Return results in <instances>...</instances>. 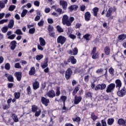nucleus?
I'll list each match as a JSON object with an SVG mask.
<instances>
[{"mask_svg": "<svg viewBox=\"0 0 126 126\" xmlns=\"http://www.w3.org/2000/svg\"><path fill=\"white\" fill-rule=\"evenodd\" d=\"M14 97L15 99H19L20 98V93H15Z\"/></svg>", "mask_w": 126, "mask_h": 126, "instance_id": "nucleus-45", "label": "nucleus"}, {"mask_svg": "<svg viewBox=\"0 0 126 126\" xmlns=\"http://www.w3.org/2000/svg\"><path fill=\"white\" fill-rule=\"evenodd\" d=\"M116 88V84L115 83L110 84L107 87L106 92V93H111L114 91V89Z\"/></svg>", "mask_w": 126, "mask_h": 126, "instance_id": "nucleus-1", "label": "nucleus"}, {"mask_svg": "<svg viewBox=\"0 0 126 126\" xmlns=\"http://www.w3.org/2000/svg\"><path fill=\"white\" fill-rule=\"evenodd\" d=\"M15 37H16V34H12V35L8 36V39H10V40H13V39H14V38H15Z\"/></svg>", "mask_w": 126, "mask_h": 126, "instance_id": "nucleus-51", "label": "nucleus"}, {"mask_svg": "<svg viewBox=\"0 0 126 126\" xmlns=\"http://www.w3.org/2000/svg\"><path fill=\"white\" fill-rule=\"evenodd\" d=\"M56 94V96H60V94H61V91H60V88H57Z\"/></svg>", "mask_w": 126, "mask_h": 126, "instance_id": "nucleus-57", "label": "nucleus"}, {"mask_svg": "<svg viewBox=\"0 0 126 126\" xmlns=\"http://www.w3.org/2000/svg\"><path fill=\"white\" fill-rule=\"evenodd\" d=\"M41 103L47 107L49 105V103H50V100L45 97H41Z\"/></svg>", "mask_w": 126, "mask_h": 126, "instance_id": "nucleus-11", "label": "nucleus"}, {"mask_svg": "<svg viewBox=\"0 0 126 126\" xmlns=\"http://www.w3.org/2000/svg\"><path fill=\"white\" fill-rule=\"evenodd\" d=\"M8 20L7 19H3L0 21V24H3V23L7 22Z\"/></svg>", "mask_w": 126, "mask_h": 126, "instance_id": "nucleus-62", "label": "nucleus"}, {"mask_svg": "<svg viewBox=\"0 0 126 126\" xmlns=\"http://www.w3.org/2000/svg\"><path fill=\"white\" fill-rule=\"evenodd\" d=\"M114 122H115V120L113 118H109L108 119V125H109V126H112L113 124H114Z\"/></svg>", "mask_w": 126, "mask_h": 126, "instance_id": "nucleus-31", "label": "nucleus"}, {"mask_svg": "<svg viewBox=\"0 0 126 126\" xmlns=\"http://www.w3.org/2000/svg\"><path fill=\"white\" fill-rule=\"evenodd\" d=\"M37 25L39 27H43V26H44V21L41 20L38 23Z\"/></svg>", "mask_w": 126, "mask_h": 126, "instance_id": "nucleus-47", "label": "nucleus"}, {"mask_svg": "<svg viewBox=\"0 0 126 126\" xmlns=\"http://www.w3.org/2000/svg\"><path fill=\"white\" fill-rule=\"evenodd\" d=\"M69 37H70V38L71 39H72L73 40L74 39H75V38H76V35H74V34H71V33H70V34H69Z\"/></svg>", "mask_w": 126, "mask_h": 126, "instance_id": "nucleus-58", "label": "nucleus"}, {"mask_svg": "<svg viewBox=\"0 0 126 126\" xmlns=\"http://www.w3.org/2000/svg\"><path fill=\"white\" fill-rule=\"evenodd\" d=\"M78 8V6L76 5H72L70 6L68 9H69L70 11H72V10H76Z\"/></svg>", "mask_w": 126, "mask_h": 126, "instance_id": "nucleus-24", "label": "nucleus"}, {"mask_svg": "<svg viewBox=\"0 0 126 126\" xmlns=\"http://www.w3.org/2000/svg\"><path fill=\"white\" fill-rule=\"evenodd\" d=\"M47 21L49 24H53V23H54V20H53V19L48 18L47 19Z\"/></svg>", "mask_w": 126, "mask_h": 126, "instance_id": "nucleus-59", "label": "nucleus"}, {"mask_svg": "<svg viewBox=\"0 0 126 126\" xmlns=\"http://www.w3.org/2000/svg\"><path fill=\"white\" fill-rule=\"evenodd\" d=\"M13 120L15 123H17V122H18V118H17V116L14 114L13 115Z\"/></svg>", "mask_w": 126, "mask_h": 126, "instance_id": "nucleus-49", "label": "nucleus"}, {"mask_svg": "<svg viewBox=\"0 0 126 126\" xmlns=\"http://www.w3.org/2000/svg\"><path fill=\"white\" fill-rule=\"evenodd\" d=\"M107 87L106 84H100L96 86L94 88V90L97 91V90H104Z\"/></svg>", "mask_w": 126, "mask_h": 126, "instance_id": "nucleus-5", "label": "nucleus"}, {"mask_svg": "<svg viewBox=\"0 0 126 126\" xmlns=\"http://www.w3.org/2000/svg\"><path fill=\"white\" fill-rule=\"evenodd\" d=\"M93 15L95 17L98 16V11H99V8L98 7H94L93 9Z\"/></svg>", "mask_w": 126, "mask_h": 126, "instance_id": "nucleus-22", "label": "nucleus"}, {"mask_svg": "<svg viewBox=\"0 0 126 126\" xmlns=\"http://www.w3.org/2000/svg\"><path fill=\"white\" fill-rule=\"evenodd\" d=\"M14 33L15 34H17V35H23V33H22V32L21 31V30L18 29Z\"/></svg>", "mask_w": 126, "mask_h": 126, "instance_id": "nucleus-37", "label": "nucleus"}, {"mask_svg": "<svg viewBox=\"0 0 126 126\" xmlns=\"http://www.w3.org/2000/svg\"><path fill=\"white\" fill-rule=\"evenodd\" d=\"M90 17H91L90 12H87L85 13V20L86 21H89V20H90Z\"/></svg>", "mask_w": 126, "mask_h": 126, "instance_id": "nucleus-18", "label": "nucleus"}, {"mask_svg": "<svg viewBox=\"0 0 126 126\" xmlns=\"http://www.w3.org/2000/svg\"><path fill=\"white\" fill-rule=\"evenodd\" d=\"M60 4L62 6L64 10H66V8H67V2H66V1L61 0L60 1Z\"/></svg>", "mask_w": 126, "mask_h": 126, "instance_id": "nucleus-8", "label": "nucleus"}, {"mask_svg": "<svg viewBox=\"0 0 126 126\" xmlns=\"http://www.w3.org/2000/svg\"><path fill=\"white\" fill-rule=\"evenodd\" d=\"M91 118L93 119V121H94V122H95V121H96V120L98 119V117L95 115V114H94V113L93 112L91 113Z\"/></svg>", "mask_w": 126, "mask_h": 126, "instance_id": "nucleus-29", "label": "nucleus"}, {"mask_svg": "<svg viewBox=\"0 0 126 126\" xmlns=\"http://www.w3.org/2000/svg\"><path fill=\"white\" fill-rule=\"evenodd\" d=\"M115 87L118 89V90H120L121 89V87H122V81L120 79H117L115 81Z\"/></svg>", "mask_w": 126, "mask_h": 126, "instance_id": "nucleus-14", "label": "nucleus"}, {"mask_svg": "<svg viewBox=\"0 0 126 126\" xmlns=\"http://www.w3.org/2000/svg\"><path fill=\"white\" fill-rule=\"evenodd\" d=\"M10 107V105H9V104H8V105L6 104H4L3 105L2 109L3 110H7V109H8Z\"/></svg>", "mask_w": 126, "mask_h": 126, "instance_id": "nucleus-54", "label": "nucleus"}, {"mask_svg": "<svg viewBox=\"0 0 126 126\" xmlns=\"http://www.w3.org/2000/svg\"><path fill=\"white\" fill-rule=\"evenodd\" d=\"M126 38V35L125 34H120L118 36L119 40H121V41L125 40Z\"/></svg>", "mask_w": 126, "mask_h": 126, "instance_id": "nucleus-30", "label": "nucleus"}, {"mask_svg": "<svg viewBox=\"0 0 126 126\" xmlns=\"http://www.w3.org/2000/svg\"><path fill=\"white\" fill-rule=\"evenodd\" d=\"M0 8H4L5 7V4L3 2L0 0Z\"/></svg>", "mask_w": 126, "mask_h": 126, "instance_id": "nucleus-53", "label": "nucleus"}, {"mask_svg": "<svg viewBox=\"0 0 126 126\" xmlns=\"http://www.w3.org/2000/svg\"><path fill=\"white\" fill-rule=\"evenodd\" d=\"M32 87L34 90H37V89L40 87V84L38 81H35L32 83Z\"/></svg>", "mask_w": 126, "mask_h": 126, "instance_id": "nucleus-16", "label": "nucleus"}, {"mask_svg": "<svg viewBox=\"0 0 126 126\" xmlns=\"http://www.w3.org/2000/svg\"><path fill=\"white\" fill-rule=\"evenodd\" d=\"M104 53L107 56H109V55L111 54V49H110V47L106 46L104 48Z\"/></svg>", "mask_w": 126, "mask_h": 126, "instance_id": "nucleus-20", "label": "nucleus"}, {"mask_svg": "<svg viewBox=\"0 0 126 126\" xmlns=\"http://www.w3.org/2000/svg\"><path fill=\"white\" fill-rule=\"evenodd\" d=\"M112 12H113V8L110 7L107 11L106 17H109V20H111L114 18V17L112 16Z\"/></svg>", "mask_w": 126, "mask_h": 126, "instance_id": "nucleus-6", "label": "nucleus"}, {"mask_svg": "<svg viewBox=\"0 0 126 126\" xmlns=\"http://www.w3.org/2000/svg\"><path fill=\"white\" fill-rule=\"evenodd\" d=\"M15 76H16L18 81L21 80V77H22V73L21 72H16L15 73Z\"/></svg>", "mask_w": 126, "mask_h": 126, "instance_id": "nucleus-15", "label": "nucleus"}, {"mask_svg": "<svg viewBox=\"0 0 126 126\" xmlns=\"http://www.w3.org/2000/svg\"><path fill=\"white\" fill-rule=\"evenodd\" d=\"M81 100H82L81 96H77V95H75L74 99V104L75 105H78V103L81 102Z\"/></svg>", "mask_w": 126, "mask_h": 126, "instance_id": "nucleus-7", "label": "nucleus"}, {"mask_svg": "<svg viewBox=\"0 0 126 126\" xmlns=\"http://www.w3.org/2000/svg\"><path fill=\"white\" fill-rule=\"evenodd\" d=\"M102 126H107V123H106V120L105 119L101 120Z\"/></svg>", "mask_w": 126, "mask_h": 126, "instance_id": "nucleus-56", "label": "nucleus"}, {"mask_svg": "<svg viewBox=\"0 0 126 126\" xmlns=\"http://www.w3.org/2000/svg\"><path fill=\"white\" fill-rule=\"evenodd\" d=\"M103 71V69L102 68H100V69H97L96 71V73H102V72Z\"/></svg>", "mask_w": 126, "mask_h": 126, "instance_id": "nucleus-64", "label": "nucleus"}, {"mask_svg": "<svg viewBox=\"0 0 126 126\" xmlns=\"http://www.w3.org/2000/svg\"><path fill=\"white\" fill-rule=\"evenodd\" d=\"M80 8L81 11H84L85 10V5H82L80 6Z\"/></svg>", "mask_w": 126, "mask_h": 126, "instance_id": "nucleus-63", "label": "nucleus"}, {"mask_svg": "<svg viewBox=\"0 0 126 126\" xmlns=\"http://www.w3.org/2000/svg\"><path fill=\"white\" fill-rule=\"evenodd\" d=\"M92 95H93V94L91 92H89L86 93V98H92Z\"/></svg>", "mask_w": 126, "mask_h": 126, "instance_id": "nucleus-34", "label": "nucleus"}, {"mask_svg": "<svg viewBox=\"0 0 126 126\" xmlns=\"http://www.w3.org/2000/svg\"><path fill=\"white\" fill-rule=\"evenodd\" d=\"M68 54L69 55H71L72 56H76L77 54L78 53V49L77 47L74 48V49H73L72 51L69 50L67 51Z\"/></svg>", "mask_w": 126, "mask_h": 126, "instance_id": "nucleus-10", "label": "nucleus"}, {"mask_svg": "<svg viewBox=\"0 0 126 126\" xmlns=\"http://www.w3.org/2000/svg\"><path fill=\"white\" fill-rule=\"evenodd\" d=\"M117 94L119 97H124L126 94V89L125 87L122 88V90H119L118 92H117Z\"/></svg>", "mask_w": 126, "mask_h": 126, "instance_id": "nucleus-3", "label": "nucleus"}, {"mask_svg": "<svg viewBox=\"0 0 126 126\" xmlns=\"http://www.w3.org/2000/svg\"><path fill=\"white\" fill-rule=\"evenodd\" d=\"M56 28L57 29V31H58L59 33H63V29L61 26H57Z\"/></svg>", "mask_w": 126, "mask_h": 126, "instance_id": "nucleus-35", "label": "nucleus"}, {"mask_svg": "<svg viewBox=\"0 0 126 126\" xmlns=\"http://www.w3.org/2000/svg\"><path fill=\"white\" fill-rule=\"evenodd\" d=\"M55 9L56 11H57V12L59 13V15L63 14V12H63V10L61 8H55Z\"/></svg>", "mask_w": 126, "mask_h": 126, "instance_id": "nucleus-38", "label": "nucleus"}, {"mask_svg": "<svg viewBox=\"0 0 126 126\" xmlns=\"http://www.w3.org/2000/svg\"><path fill=\"white\" fill-rule=\"evenodd\" d=\"M44 58V56L42 54L36 55L35 59L37 61H41Z\"/></svg>", "mask_w": 126, "mask_h": 126, "instance_id": "nucleus-33", "label": "nucleus"}, {"mask_svg": "<svg viewBox=\"0 0 126 126\" xmlns=\"http://www.w3.org/2000/svg\"><path fill=\"white\" fill-rule=\"evenodd\" d=\"M98 58H99V53L93 54L92 59L94 60H96V59H98Z\"/></svg>", "mask_w": 126, "mask_h": 126, "instance_id": "nucleus-43", "label": "nucleus"}, {"mask_svg": "<svg viewBox=\"0 0 126 126\" xmlns=\"http://www.w3.org/2000/svg\"><path fill=\"white\" fill-rule=\"evenodd\" d=\"M72 74V70L70 68H69L67 69L65 73V77L66 80H68L70 77H71V75Z\"/></svg>", "mask_w": 126, "mask_h": 126, "instance_id": "nucleus-4", "label": "nucleus"}, {"mask_svg": "<svg viewBox=\"0 0 126 126\" xmlns=\"http://www.w3.org/2000/svg\"><path fill=\"white\" fill-rule=\"evenodd\" d=\"M16 45H17V42L15 40H13L10 43V48L12 51H14L15 50V48H16Z\"/></svg>", "mask_w": 126, "mask_h": 126, "instance_id": "nucleus-13", "label": "nucleus"}, {"mask_svg": "<svg viewBox=\"0 0 126 126\" xmlns=\"http://www.w3.org/2000/svg\"><path fill=\"white\" fill-rule=\"evenodd\" d=\"M5 68L7 70H9L10 69V64H9V63H7L5 65Z\"/></svg>", "mask_w": 126, "mask_h": 126, "instance_id": "nucleus-50", "label": "nucleus"}, {"mask_svg": "<svg viewBox=\"0 0 126 126\" xmlns=\"http://www.w3.org/2000/svg\"><path fill=\"white\" fill-rule=\"evenodd\" d=\"M41 110H39L38 111H36L35 113V117H39V115L41 114Z\"/></svg>", "mask_w": 126, "mask_h": 126, "instance_id": "nucleus-61", "label": "nucleus"}, {"mask_svg": "<svg viewBox=\"0 0 126 126\" xmlns=\"http://www.w3.org/2000/svg\"><path fill=\"white\" fill-rule=\"evenodd\" d=\"M36 73V69H35V67H32L31 68L30 71H29V75H34V74Z\"/></svg>", "mask_w": 126, "mask_h": 126, "instance_id": "nucleus-25", "label": "nucleus"}, {"mask_svg": "<svg viewBox=\"0 0 126 126\" xmlns=\"http://www.w3.org/2000/svg\"><path fill=\"white\" fill-rule=\"evenodd\" d=\"M84 80L85 82H88L89 81V75H87L84 77Z\"/></svg>", "mask_w": 126, "mask_h": 126, "instance_id": "nucleus-60", "label": "nucleus"}, {"mask_svg": "<svg viewBox=\"0 0 126 126\" xmlns=\"http://www.w3.org/2000/svg\"><path fill=\"white\" fill-rule=\"evenodd\" d=\"M16 7V6L14 5H11L9 6L8 10H9V11H13V10H14V9H15V8Z\"/></svg>", "mask_w": 126, "mask_h": 126, "instance_id": "nucleus-41", "label": "nucleus"}, {"mask_svg": "<svg viewBox=\"0 0 126 126\" xmlns=\"http://www.w3.org/2000/svg\"><path fill=\"white\" fill-rule=\"evenodd\" d=\"M39 42H40V46H42V47H44V46H46V41L43 37H40L39 38Z\"/></svg>", "mask_w": 126, "mask_h": 126, "instance_id": "nucleus-23", "label": "nucleus"}, {"mask_svg": "<svg viewBox=\"0 0 126 126\" xmlns=\"http://www.w3.org/2000/svg\"><path fill=\"white\" fill-rule=\"evenodd\" d=\"M66 41V38L63 35L59 36L57 38V43L58 44H61V45H63Z\"/></svg>", "mask_w": 126, "mask_h": 126, "instance_id": "nucleus-2", "label": "nucleus"}, {"mask_svg": "<svg viewBox=\"0 0 126 126\" xmlns=\"http://www.w3.org/2000/svg\"><path fill=\"white\" fill-rule=\"evenodd\" d=\"M69 22L68 16L66 15H64L62 18V23L63 25H66L67 26V23Z\"/></svg>", "mask_w": 126, "mask_h": 126, "instance_id": "nucleus-9", "label": "nucleus"}, {"mask_svg": "<svg viewBox=\"0 0 126 126\" xmlns=\"http://www.w3.org/2000/svg\"><path fill=\"white\" fill-rule=\"evenodd\" d=\"M27 12H28V11L26 9H24L23 10L22 13H21V17H24L27 14Z\"/></svg>", "mask_w": 126, "mask_h": 126, "instance_id": "nucleus-39", "label": "nucleus"}, {"mask_svg": "<svg viewBox=\"0 0 126 126\" xmlns=\"http://www.w3.org/2000/svg\"><path fill=\"white\" fill-rule=\"evenodd\" d=\"M14 67L15 68H22L21 65L19 63H16L15 64Z\"/></svg>", "mask_w": 126, "mask_h": 126, "instance_id": "nucleus-52", "label": "nucleus"}, {"mask_svg": "<svg viewBox=\"0 0 126 126\" xmlns=\"http://www.w3.org/2000/svg\"><path fill=\"white\" fill-rule=\"evenodd\" d=\"M61 100L63 101V104H65V101H66L67 97L65 95H62L60 98Z\"/></svg>", "mask_w": 126, "mask_h": 126, "instance_id": "nucleus-36", "label": "nucleus"}, {"mask_svg": "<svg viewBox=\"0 0 126 126\" xmlns=\"http://www.w3.org/2000/svg\"><path fill=\"white\" fill-rule=\"evenodd\" d=\"M79 89H80V88H79V86L75 87L74 90H73V91L72 92L73 96L75 95V94H76V93H77V92H78V91H79Z\"/></svg>", "mask_w": 126, "mask_h": 126, "instance_id": "nucleus-27", "label": "nucleus"}, {"mask_svg": "<svg viewBox=\"0 0 126 126\" xmlns=\"http://www.w3.org/2000/svg\"><path fill=\"white\" fill-rule=\"evenodd\" d=\"M35 28H33L29 30V33L30 34H34L35 33Z\"/></svg>", "mask_w": 126, "mask_h": 126, "instance_id": "nucleus-46", "label": "nucleus"}, {"mask_svg": "<svg viewBox=\"0 0 126 126\" xmlns=\"http://www.w3.org/2000/svg\"><path fill=\"white\" fill-rule=\"evenodd\" d=\"M46 95L49 98H54V97H56V93H55V91L51 90L49 91Z\"/></svg>", "mask_w": 126, "mask_h": 126, "instance_id": "nucleus-12", "label": "nucleus"}, {"mask_svg": "<svg viewBox=\"0 0 126 126\" xmlns=\"http://www.w3.org/2000/svg\"><path fill=\"white\" fill-rule=\"evenodd\" d=\"M90 36V34H86V35L83 36V38H84V39H86L87 41H89L90 39L89 38Z\"/></svg>", "mask_w": 126, "mask_h": 126, "instance_id": "nucleus-55", "label": "nucleus"}, {"mask_svg": "<svg viewBox=\"0 0 126 126\" xmlns=\"http://www.w3.org/2000/svg\"><path fill=\"white\" fill-rule=\"evenodd\" d=\"M37 110H38V107L37 106L33 105L32 106V111L33 113L37 112Z\"/></svg>", "mask_w": 126, "mask_h": 126, "instance_id": "nucleus-32", "label": "nucleus"}, {"mask_svg": "<svg viewBox=\"0 0 126 126\" xmlns=\"http://www.w3.org/2000/svg\"><path fill=\"white\" fill-rule=\"evenodd\" d=\"M48 30L49 32H53V31H54V27H53L51 25H49L48 26Z\"/></svg>", "mask_w": 126, "mask_h": 126, "instance_id": "nucleus-48", "label": "nucleus"}, {"mask_svg": "<svg viewBox=\"0 0 126 126\" xmlns=\"http://www.w3.org/2000/svg\"><path fill=\"white\" fill-rule=\"evenodd\" d=\"M8 30V27L7 26L1 28V31L3 33H6L7 32V30Z\"/></svg>", "mask_w": 126, "mask_h": 126, "instance_id": "nucleus-42", "label": "nucleus"}, {"mask_svg": "<svg viewBox=\"0 0 126 126\" xmlns=\"http://www.w3.org/2000/svg\"><path fill=\"white\" fill-rule=\"evenodd\" d=\"M68 62L71 63L72 64H75V63H76V59L74 58V57L70 56L68 59Z\"/></svg>", "mask_w": 126, "mask_h": 126, "instance_id": "nucleus-17", "label": "nucleus"}, {"mask_svg": "<svg viewBox=\"0 0 126 126\" xmlns=\"http://www.w3.org/2000/svg\"><path fill=\"white\" fill-rule=\"evenodd\" d=\"M27 92L28 93V95H30L32 93V90H31V88L30 86H28L27 88Z\"/></svg>", "mask_w": 126, "mask_h": 126, "instance_id": "nucleus-44", "label": "nucleus"}, {"mask_svg": "<svg viewBox=\"0 0 126 126\" xmlns=\"http://www.w3.org/2000/svg\"><path fill=\"white\" fill-rule=\"evenodd\" d=\"M13 26H14V20L13 19H11L8 24V28H10V29H11Z\"/></svg>", "mask_w": 126, "mask_h": 126, "instance_id": "nucleus-21", "label": "nucleus"}, {"mask_svg": "<svg viewBox=\"0 0 126 126\" xmlns=\"http://www.w3.org/2000/svg\"><path fill=\"white\" fill-rule=\"evenodd\" d=\"M74 21V18L73 17H70L69 18V22L67 23V26H71V23Z\"/></svg>", "mask_w": 126, "mask_h": 126, "instance_id": "nucleus-28", "label": "nucleus"}, {"mask_svg": "<svg viewBox=\"0 0 126 126\" xmlns=\"http://www.w3.org/2000/svg\"><path fill=\"white\" fill-rule=\"evenodd\" d=\"M48 62H49V58H46L45 59L44 63L41 66L43 68H46V67H47V66H48Z\"/></svg>", "mask_w": 126, "mask_h": 126, "instance_id": "nucleus-26", "label": "nucleus"}, {"mask_svg": "<svg viewBox=\"0 0 126 126\" xmlns=\"http://www.w3.org/2000/svg\"><path fill=\"white\" fill-rule=\"evenodd\" d=\"M73 122H77V123H79L81 121V119L79 117H77L75 118H72Z\"/></svg>", "mask_w": 126, "mask_h": 126, "instance_id": "nucleus-40", "label": "nucleus"}, {"mask_svg": "<svg viewBox=\"0 0 126 126\" xmlns=\"http://www.w3.org/2000/svg\"><path fill=\"white\" fill-rule=\"evenodd\" d=\"M5 77H7L9 82H13L14 81L13 79V77L12 76V75H9L8 74H5Z\"/></svg>", "mask_w": 126, "mask_h": 126, "instance_id": "nucleus-19", "label": "nucleus"}]
</instances>
